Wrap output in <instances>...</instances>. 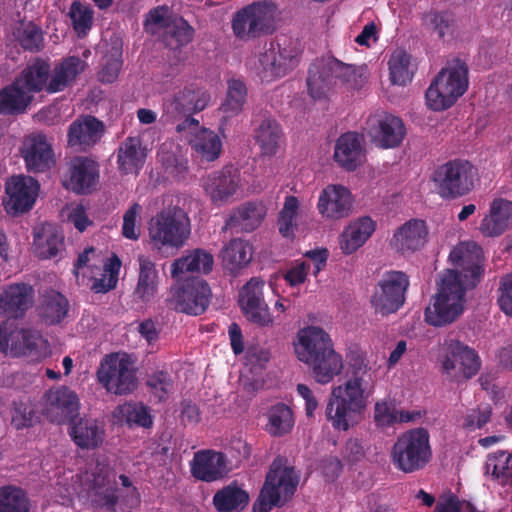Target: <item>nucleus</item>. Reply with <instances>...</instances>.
I'll return each mask as SVG.
<instances>
[{"label":"nucleus","mask_w":512,"mask_h":512,"mask_svg":"<svg viewBox=\"0 0 512 512\" xmlns=\"http://www.w3.org/2000/svg\"><path fill=\"white\" fill-rule=\"evenodd\" d=\"M13 36L24 51L39 53L45 47L44 32L32 21L20 22L15 28Z\"/></svg>","instance_id":"nucleus-48"},{"label":"nucleus","mask_w":512,"mask_h":512,"mask_svg":"<svg viewBox=\"0 0 512 512\" xmlns=\"http://www.w3.org/2000/svg\"><path fill=\"white\" fill-rule=\"evenodd\" d=\"M21 154L29 172H45L54 164L52 145L43 133L28 135L23 142Z\"/></svg>","instance_id":"nucleus-25"},{"label":"nucleus","mask_w":512,"mask_h":512,"mask_svg":"<svg viewBox=\"0 0 512 512\" xmlns=\"http://www.w3.org/2000/svg\"><path fill=\"white\" fill-rule=\"evenodd\" d=\"M86 66V62L78 56L67 57L55 66L49 80L50 64L41 58H36L15 79L31 95L44 89L48 93H57L71 85L78 75L85 70Z\"/></svg>","instance_id":"nucleus-3"},{"label":"nucleus","mask_w":512,"mask_h":512,"mask_svg":"<svg viewBox=\"0 0 512 512\" xmlns=\"http://www.w3.org/2000/svg\"><path fill=\"white\" fill-rule=\"evenodd\" d=\"M249 502L248 493L236 482L218 490L213 496V505L218 512L243 510Z\"/></svg>","instance_id":"nucleus-44"},{"label":"nucleus","mask_w":512,"mask_h":512,"mask_svg":"<svg viewBox=\"0 0 512 512\" xmlns=\"http://www.w3.org/2000/svg\"><path fill=\"white\" fill-rule=\"evenodd\" d=\"M299 201L297 197L289 195L285 198L284 205L278 215V230L283 237H293L295 219L298 214Z\"/></svg>","instance_id":"nucleus-58"},{"label":"nucleus","mask_w":512,"mask_h":512,"mask_svg":"<svg viewBox=\"0 0 512 512\" xmlns=\"http://www.w3.org/2000/svg\"><path fill=\"white\" fill-rule=\"evenodd\" d=\"M299 475L294 467L287 465V459L277 456L271 463L264 484L254 503L255 512H270L273 507H282L294 495Z\"/></svg>","instance_id":"nucleus-5"},{"label":"nucleus","mask_w":512,"mask_h":512,"mask_svg":"<svg viewBox=\"0 0 512 512\" xmlns=\"http://www.w3.org/2000/svg\"><path fill=\"white\" fill-rule=\"evenodd\" d=\"M477 176L478 170L470 161L458 158L440 165L432 180L441 198L454 200L474 189Z\"/></svg>","instance_id":"nucleus-9"},{"label":"nucleus","mask_w":512,"mask_h":512,"mask_svg":"<svg viewBox=\"0 0 512 512\" xmlns=\"http://www.w3.org/2000/svg\"><path fill=\"white\" fill-rule=\"evenodd\" d=\"M239 182V173L232 166H225L204 176L201 186L214 205L222 206L232 199Z\"/></svg>","instance_id":"nucleus-21"},{"label":"nucleus","mask_w":512,"mask_h":512,"mask_svg":"<svg viewBox=\"0 0 512 512\" xmlns=\"http://www.w3.org/2000/svg\"><path fill=\"white\" fill-rule=\"evenodd\" d=\"M429 230L421 219H411L402 224L393 234L391 246L402 255L421 250L428 242Z\"/></svg>","instance_id":"nucleus-27"},{"label":"nucleus","mask_w":512,"mask_h":512,"mask_svg":"<svg viewBox=\"0 0 512 512\" xmlns=\"http://www.w3.org/2000/svg\"><path fill=\"white\" fill-rule=\"evenodd\" d=\"M97 379L108 392L115 395H126L137 388L136 368L128 355L106 356L97 370Z\"/></svg>","instance_id":"nucleus-14"},{"label":"nucleus","mask_w":512,"mask_h":512,"mask_svg":"<svg viewBox=\"0 0 512 512\" xmlns=\"http://www.w3.org/2000/svg\"><path fill=\"white\" fill-rule=\"evenodd\" d=\"M99 181V165L88 157H75L63 180V185L76 194L90 193Z\"/></svg>","instance_id":"nucleus-24"},{"label":"nucleus","mask_w":512,"mask_h":512,"mask_svg":"<svg viewBox=\"0 0 512 512\" xmlns=\"http://www.w3.org/2000/svg\"><path fill=\"white\" fill-rule=\"evenodd\" d=\"M42 414L50 422L64 424L73 422L78 416L80 402L78 395L67 386L47 390L41 399Z\"/></svg>","instance_id":"nucleus-16"},{"label":"nucleus","mask_w":512,"mask_h":512,"mask_svg":"<svg viewBox=\"0 0 512 512\" xmlns=\"http://www.w3.org/2000/svg\"><path fill=\"white\" fill-rule=\"evenodd\" d=\"M448 351L442 369L452 381L462 383L479 372L481 360L473 348L456 340L450 343Z\"/></svg>","instance_id":"nucleus-17"},{"label":"nucleus","mask_w":512,"mask_h":512,"mask_svg":"<svg viewBox=\"0 0 512 512\" xmlns=\"http://www.w3.org/2000/svg\"><path fill=\"white\" fill-rule=\"evenodd\" d=\"M333 158L344 170L355 171L366 159L362 136L356 132L342 134L336 141Z\"/></svg>","instance_id":"nucleus-29"},{"label":"nucleus","mask_w":512,"mask_h":512,"mask_svg":"<svg viewBox=\"0 0 512 512\" xmlns=\"http://www.w3.org/2000/svg\"><path fill=\"white\" fill-rule=\"evenodd\" d=\"M266 215V208L257 202H247L238 207L226 222L225 229L239 228L245 232L255 230Z\"/></svg>","instance_id":"nucleus-40"},{"label":"nucleus","mask_w":512,"mask_h":512,"mask_svg":"<svg viewBox=\"0 0 512 512\" xmlns=\"http://www.w3.org/2000/svg\"><path fill=\"white\" fill-rule=\"evenodd\" d=\"M223 268L236 276L252 259V247L242 239H232L221 251Z\"/></svg>","instance_id":"nucleus-41"},{"label":"nucleus","mask_w":512,"mask_h":512,"mask_svg":"<svg viewBox=\"0 0 512 512\" xmlns=\"http://www.w3.org/2000/svg\"><path fill=\"white\" fill-rule=\"evenodd\" d=\"M512 225V201L496 198L490 204L489 214L482 219L479 231L485 237H498Z\"/></svg>","instance_id":"nucleus-31"},{"label":"nucleus","mask_w":512,"mask_h":512,"mask_svg":"<svg viewBox=\"0 0 512 512\" xmlns=\"http://www.w3.org/2000/svg\"><path fill=\"white\" fill-rule=\"evenodd\" d=\"M69 301L60 292L53 289L45 291L36 308L39 319L46 325H57L67 316Z\"/></svg>","instance_id":"nucleus-36"},{"label":"nucleus","mask_w":512,"mask_h":512,"mask_svg":"<svg viewBox=\"0 0 512 512\" xmlns=\"http://www.w3.org/2000/svg\"><path fill=\"white\" fill-rule=\"evenodd\" d=\"M247 89L243 81L232 79L228 81L227 96L220 109L227 116L237 115L246 102Z\"/></svg>","instance_id":"nucleus-56"},{"label":"nucleus","mask_w":512,"mask_h":512,"mask_svg":"<svg viewBox=\"0 0 512 512\" xmlns=\"http://www.w3.org/2000/svg\"><path fill=\"white\" fill-rule=\"evenodd\" d=\"M34 96L14 79L9 85L0 89V115H19L24 113L32 103Z\"/></svg>","instance_id":"nucleus-38"},{"label":"nucleus","mask_w":512,"mask_h":512,"mask_svg":"<svg viewBox=\"0 0 512 512\" xmlns=\"http://www.w3.org/2000/svg\"><path fill=\"white\" fill-rule=\"evenodd\" d=\"M146 386L157 402H164L173 389L174 380L168 371L157 370L147 376Z\"/></svg>","instance_id":"nucleus-55"},{"label":"nucleus","mask_w":512,"mask_h":512,"mask_svg":"<svg viewBox=\"0 0 512 512\" xmlns=\"http://www.w3.org/2000/svg\"><path fill=\"white\" fill-rule=\"evenodd\" d=\"M142 207L138 203L132 204L124 213L122 235L130 240H137L140 236V229L137 226V219L140 216Z\"/></svg>","instance_id":"nucleus-62"},{"label":"nucleus","mask_w":512,"mask_h":512,"mask_svg":"<svg viewBox=\"0 0 512 512\" xmlns=\"http://www.w3.org/2000/svg\"><path fill=\"white\" fill-rule=\"evenodd\" d=\"M93 502L107 511H115L118 502V489L107 474H95L92 481Z\"/></svg>","instance_id":"nucleus-47"},{"label":"nucleus","mask_w":512,"mask_h":512,"mask_svg":"<svg viewBox=\"0 0 512 512\" xmlns=\"http://www.w3.org/2000/svg\"><path fill=\"white\" fill-rule=\"evenodd\" d=\"M338 81L357 89L362 84L361 75L355 66L345 64L335 58L317 61L310 65L307 88L313 99H321Z\"/></svg>","instance_id":"nucleus-8"},{"label":"nucleus","mask_w":512,"mask_h":512,"mask_svg":"<svg viewBox=\"0 0 512 512\" xmlns=\"http://www.w3.org/2000/svg\"><path fill=\"white\" fill-rule=\"evenodd\" d=\"M69 433L74 443L82 449H94L104 438L103 427L91 418H80L71 425Z\"/></svg>","instance_id":"nucleus-42"},{"label":"nucleus","mask_w":512,"mask_h":512,"mask_svg":"<svg viewBox=\"0 0 512 512\" xmlns=\"http://www.w3.org/2000/svg\"><path fill=\"white\" fill-rule=\"evenodd\" d=\"M264 282L252 278L240 292V304L246 318L261 327L273 324V317L263 298Z\"/></svg>","instance_id":"nucleus-22"},{"label":"nucleus","mask_w":512,"mask_h":512,"mask_svg":"<svg viewBox=\"0 0 512 512\" xmlns=\"http://www.w3.org/2000/svg\"><path fill=\"white\" fill-rule=\"evenodd\" d=\"M69 17L74 30L79 36L86 35L92 27L93 11L79 1H74L71 4Z\"/></svg>","instance_id":"nucleus-59"},{"label":"nucleus","mask_w":512,"mask_h":512,"mask_svg":"<svg viewBox=\"0 0 512 512\" xmlns=\"http://www.w3.org/2000/svg\"><path fill=\"white\" fill-rule=\"evenodd\" d=\"M209 101L210 94L206 90L191 85L166 97L163 101V110L168 119L176 120L204 110Z\"/></svg>","instance_id":"nucleus-19"},{"label":"nucleus","mask_w":512,"mask_h":512,"mask_svg":"<svg viewBox=\"0 0 512 512\" xmlns=\"http://www.w3.org/2000/svg\"><path fill=\"white\" fill-rule=\"evenodd\" d=\"M375 143L383 148H396L401 145L406 127L401 118L392 114L379 116L372 128Z\"/></svg>","instance_id":"nucleus-34"},{"label":"nucleus","mask_w":512,"mask_h":512,"mask_svg":"<svg viewBox=\"0 0 512 512\" xmlns=\"http://www.w3.org/2000/svg\"><path fill=\"white\" fill-rule=\"evenodd\" d=\"M491 415L492 407L489 404L479 405L466 413L462 425L469 431L481 429L490 421Z\"/></svg>","instance_id":"nucleus-61"},{"label":"nucleus","mask_w":512,"mask_h":512,"mask_svg":"<svg viewBox=\"0 0 512 512\" xmlns=\"http://www.w3.org/2000/svg\"><path fill=\"white\" fill-rule=\"evenodd\" d=\"M410 286L409 276L399 270H389L382 274L370 298L376 314L388 316L397 313L406 302Z\"/></svg>","instance_id":"nucleus-10"},{"label":"nucleus","mask_w":512,"mask_h":512,"mask_svg":"<svg viewBox=\"0 0 512 512\" xmlns=\"http://www.w3.org/2000/svg\"><path fill=\"white\" fill-rule=\"evenodd\" d=\"M469 69L465 61L454 58L436 75L425 93L427 106L442 111L455 104L468 89Z\"/></svg>","instance_id":"nucleus-4"},{"label":"nucleus","mask_w":512,"mask_h":512,"mask_svg":"<svg viewBox=\"0 0 512 512\" xmlns=\"http://www.w3.org/2000/svg\"><path fill=\"white\" fill-rule=\"evenodd\" d=\"M397 410L385 401L374 407V421L378 426H391L396 423Z\"/></svg>","instance_id":"nucleus-63"},{"label":"nucleus","mask_w":512,"mask_h":512,"mask_svg":"<svg viewBox=\"0 0 512 512\" xmlns=\"http://www.w3.org/2000/svg\"><path fill=\"white\" fill-rule=\"evenodd\" d=\"M193 27L182 17L174 19L165 29L162 41L172 50L186 46L193 39Z\"/></svg>","instance_id":"nucleus-52"},{"label":"nucleus","mask_w":512,"mask_h":512,"mask_svg":"<svg viewBox=\"0 0 512 512\" xmlns=\"http://www.w3.org/2000/svg\"><path fill=\"white\" fill-rule=\"evenodd\" d=\"M104 132L102 121L91 115L84 116L69 125L67 142L69 147L85 152L100 141Z\"/></svg>","instance_id":"nucleus-28"},{"label":"nucleus","mask_w":512,"mask_h":512,"mask_svg":"<svg viewBox=\"0 0 512 512\" xmlns=\"http://www.w3.org/2000/svg\"><path fill=\"white\" fill-rule=\"evenodd\" d=\"M297 358L307 364L316 382L327 384L343 369V360L322 328L309 326L299 331L295 345Z\"/></svg>","instance_id":"nucleus-2"},{"label":"nucleus","mask_w":512,"mask_h":512,"mask_svg":"<svg viewBox=\"0 0 512 512\" xmlns=\"http://www.w3.org/2000/svg\"><path fill=\"white\" fill-rule=\"evenodd\" d=\"M499 291L498 303L500 309L506 315L512 316V273L501 279Z\"/></svg>","instance_id":"nucleus-64"},{"label":"nucleus","mask_w":512,"mask_h":512,"mask_svg":"<svg viewBox=\"0 0 512 512\" xmlns=\"http://www.w3.org/2000/svg\"><path fill=\"white\" fill-rule=\"evenodd\" d=\"M13 356L27 357L30 361L39 362L50 356L51 348L41 332L34 329H17L6 334L0 326V350Z\"/></svg>","instance_id":"nucleus-15"},{"label":"nucleus","mask_w":512,"mask_h":512,"mask_svg":"<svg viewBox=\"0 0 512 512\" xmlns=\"http://www.w3.org/2000/svg\"><path fill=\"white\" fill-rule=\"evenodd\" d=\"M35 410L30 401L18 400L12 405V425L16 429L32 426Z\"/></svg>","instance_id":"nucleus-60"},{"label":"nucleus","mask_w":512,"mask_h":512,"mask_svg":"<svg viewBox=\"0 0 512 512\" xmlns=\"http://www.w3.org/2000/svg\"><path fill=\"white\" fill-rule=\"evenodd\" d=\"M267 432L275 437L288 434L294 426L293 412L284 403L273 405L268 411Z\"/></svg>","instance_id":"nucleus-51"},{"label":"nucleus","mask_w":512,"mask_h":512,"mask_svg":"<svg viewBox=\"0 0 512 512\" xmlns=\"http://www.w3.org/2000/svg\"><path fill=\"white\" fill-rule=\"evenodd\" d=\"M363 414L364 412L359 408L330 394L325 408V416L335 430L348 431L361 422Z\"/></svg>","instance_id":"nucleus-33"},{"label":"nucleus","mask_w":512,"mask_h":512,"mask_svg":"<svg viewBox=\"0 0 512 512\" xmlns=\"http://www.w3.org/2000/svg\"><path fill=\"white\" fill-rule=\"evenodd\" d=\"M485 473L501 486H512V453L497 450L487 456Z\"/></svg>","instance_id":"nucleus-46"},{"label":"nucleus","mask_w":512,"mask_h":512,"mask_svg":"<svg viewBox=\"0 0 512 512\" xmlns=\"http://www.w3.org/2000/svg\"><path fill=\"white\" fill-rule=\"evenodd\" d=\"M35 291L27 283H13L0 289V316L19 320L33 307Z\"/></svg>","instance_id":"nucleus-20"},{"label":"nucleus","mask_w":512,"mask_h":512,"mask_svg":"<svg viewBox=\"0 0 512 512\" xmlns=\"http://www.w3.org/2000/svg\"><path fill=\"white\" fill-rule=\"evenodd\" d=\"M449 260L459 270H447L438 284L433 302L425 309V321L435 327L453 323L464 311L465 292L480 281L484 268L483 249L475 242L460 243Z\"/></svg>","instance_id":"nucleus-1"},{"label":"nucleus","mask_w":512,"mask_h":512,"mask_svg":"<svg viewBox=\"0 0 512 512\" xmlns=\"http://www.w3.org/2000/svg\"><path fill=\"white\" fill-rule=\"evenodd\" d=\"M118 412L129 426L148 428L153 424L148 407L142 403H124L118 407Z\"/></svg>","instance_id":"nucleus-57"},{"label":"nucleus","mask_w":512,"mask_h":512,"mask_svg":"<svg viewBox=\"0 0 512 512\" xmlns=\"http://www.w3.org/2000/svg\"><path fill=\"white\" fill-rule=\"evenodd\" d=\"M30 504L25 492L15 486L0 487V512H29Z\"/></svg>","instance_id":"nucleus-54"},{"label":"nucleus","mask_w":512,"mask_h":512,"mask_svg":"<svg viewBox=\"0 0 512 512\" xmlns=\"http://www.w3.org/2000/svg\"><path fill=\"white\" fill-rule=\"evenodd\" d=\"M8 200L4 202L7 213L16 215L32 209L39 191V183L32 177L14 176L6 183Z\"/></svg>","instance_id":"nucleus-23"},{"label":"nucleus","mask_w":512,"mask_h":512,"mask_svg":"<svg viewBox=\"0 0 512 512\" xmlns=\"http://www.w3.org/2000/svg\"><path fill=\"white\" fill-rule=\"evenodd\" d=\"M191 233L188 214L177 205H170L154 215L148 223L153 248H181Z\"/></svg>","instance_id":"nucleus-7"},{"label":"nucleus","mask_w":512,"mask_h":512,"mask_svg":"<svg viewBox=\"0 0 512 512\" xmlns=\"http://www.w3.org/2000/svg\"><path fill=\"white\" fill-rule=\"evenodd\" d=\"M390 80L395 85L404 86L412 81L415 65L412 57L405 50H395L388 62Z\"/></svg>","instance_id":"nucleus-49"},{"label":"nucleus","mask_w":512,"mask_h":512,"mask_svg":"<svg viewBox=\"0 0 512 512\" xmlns=\"http://www.w3.org/2000/svg\"><path fill=\"white\" fill-rule=\"evenodd\" d=\"M254 139L261 155L272 157L277 154L283 141V131L275 118L264 113L254 129Z\"/></svg>","instance_id":"nucleus-35"},{"label":"nucleus","mask_w":512,"mask_h":512,"mask_svg":"<svg viewBox=\"0 0 512 512\" xmlns=\"http://www.w3.org/2000/svg\"><path fill=\"white\" fill-rule=\"evenodd\" d=\"M138 281L134 298L142 303L150 302L158 292L159 275L155 263L146 256H139Z\"/></svg>","instance_id":"nucleus-37"},{"label":"nucleus","mask_w":512,"mask_h":512,"mask_svg":"<svg viewBox=\"0 0 512 512\" xmlns=\"http://www.w3.org/2000/svg\"><path fill=\"white\" fill-rule=\"evenodd\" d=\"M231 27L240 40L272 34L275 30V6L268 2L249 4L234 14Z\"/></svg>","instance_id":"nucleus-11"},{"label":"nucleus","mask_w":512,"mask_h":512,"mask_svg":"<svg viewBox=\"0 0 512 512\" xmlns=\"http://www.w3.org/2000/svg\"><path fill=\"white\" fill-rule=\"evenodd\" d=\"M192 150L202 160L213 162L222 152V141L212 130L202 127L189 141Z\"/></svg>","instance_id":"nucleus-45"},{"label":"nucleus","mask_w":512,"mask_h":512,"mask_svg":"<svg viewBox=\"0 0 512 512\" xmlns=\"http://www.w3.org/2000/svg\"><path fill=\"white\" fill-rule=\"evenodd\" d=\"M214 258L203 249H195L186 256L176 259L171 268L172 277H178L185 272L208 274L212 271Z\"/></svg>","instance_id":"nucleus-43"},{"label":"nucleus","mask_w":512,"mask_h":512,"mask_svg":"<svg viewBox=\"0 0 512 512\" xmlns=\"http://www.w3.org/2000/svg\"><path fill=\"white\" fill-rule=\"evenodd\" d=\"M373 374L362 357H354L349 362L347 380L344 384L333 387L331 394L364 412L374 389Z\"/></svg>","instance_id":"nucleus-13"},{"label":"nucleus","mask_w":512,"mask_h":512,"mask_svg":"<svg viewBox=\"0 0 512 512\" xmlns=\"http://www.w3.org/2000/svg\"><path fill=\"white\" fill-rule=\"evenodd\" d=\"M352 205L353 198L349 189L340 184H331L320 192L317 208L323 217L337 220L348 217Z\"/></svg>","instance_id":"nucleus-26"},{"label":"nucleus","mask_w":512,"mask_h":512,"mask_svg":"<svg viewBox=\"0 0 512 512\" xmlns=\"http://www.w3.org/2000/svg\"><path fill=\"white\" fill-rule=\"evenodd\" d=\"M191 473L196 479L205 482L221 479L228 473L225 454L211 450L195 453L191 462Z\"/></svg>","instance_id":"nucleus-30"},{"label":"nucleus","mask_w":512,"mask_h":512,"mask_svg":"<svg viewBox=\"0 0 512 512\" xmlns=\"http://www.w3.org/2000/svg\"><path fill=\"white\" fill-rule=\"evenodd\" d=\"M64 245L63 235L52 226L43 227L41 233H35L34 246L42 259H51L58 255Z\"/></svg>","instance_id":"nucleus-50"},{"label":"nucleus","mask_w":512,"mask_h":512,"mask_svg":"<svg viewBox=\"0 0 512 512\" xmlns=\"http://www.w3.org/2000/svg\"><path fill=\"white\" fill-rule=\"evenodd\" d=\"M424 26L432 33L436 34L439 39L446 36H453L455 30L454 15L450 11L431 10L423 16Z\"/></svg>","instance_id":"nucleus-53"},{"label":"nucleus","mask_w":512,"mask_h":512,"mask_svg":"<svg viewBox=\"0 0 512 512\" xmlns=\"http://www.w3.org/2000/svg\"><path fill=\"white\" fill-rule=\"evenodd\" d=\"M375 231L370 217H361L350 223L340 237V248L344 254H352L360 248Z\"/></svg>","instance_id":"nucleus-39"},{"label":"nucleus","mask_w":512,"mask_h":512,"mask_svg":"<svg viewBox=\"0 0 512 512\" xmlns=\"http://www.w3.org/2000/svg\"><path fill=\"white\" fill-rule=\"evenodd\" d=\"M300 55L301 51L294 42L277 38L266 44L259 55V75L266 81L284 77L298 66Z\"/></svg>","instance_id":"nucleus-12"},{"label":"nucleus","mask_w":512,"mask_h":512,"mask_svg":"<svg viewBox=\"0 0 512 512\" xmlns=\"http://www.w3.org/2000/svg\"><path fill=\"white\" fill-rule=\"evenodd\" d=\"M211 296L208 283L203 279L193 278L174 291V309L189 315H201L207 310Z\"/></svg>","instance_id":"nucleus-18"},{"label":"nucleus","mask_w":512,"mask_h":512,"mask_svg":"<svg viewBox=\"0 0 512 512\" xmlns=\"http://www.w3.org/2000/svg\"><path fill=\"white\" fill-rule=\"evenodd\" d=\"M116 156L121 174H138L144 166L147 150L139 136H129L119 144Z\"/></svg>","instance_id":"nucleus-32"},{"label":"nucleus","mask_w":512,"mask_h":512,"mask_svg":"<svg viewBox=\"0 0 512 512\" xmlns=\"http://www.w3.org/2000/svg\"><path fill=\"white\" fill-rule=\"evenodd\" d=\"M433 452L427 429L418 427L401 433L390 452L394 468L405 474L423 470L432 460Z\"/></svg>","instance_id":"nucleus-6"}]
</instances>
